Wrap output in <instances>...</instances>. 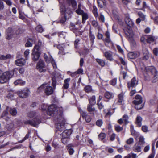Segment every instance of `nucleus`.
<instances>
[{
    "label": "nucleus",
    "mask_w": 158,
    "mask_h": 158,
    "mask_svg": "<svg viewBox=\"0 0 158 158\" xmlns=\"http://www.w3.org/2000/svg\"><path fill=\"white\" fill-rule=\"evenodd\" d=\"M50 62L52 64V65L53 68L55 69H56L57 68L55 60L53 58H51Z\"/></svg>",
    "instance_id": "603ef678"
},
{
    "label": "nucleus",
    "mask_w": 158,
    "mask_h": 158,
    "mask_svg": "<svg viewBox=\"0 0 158 158\" xmlns=\"http://www.w3.org/2000/svg\"><path fill=\"white\" fill-rule=\"evenodd\" d=\"M122 119L124 121L126 124H127L128 123V117L127 115H123Z\"/></svg>",
    "instance_id": "e2e57ef3"
},
{
    "label": "nucleus",
    "mask_w": 158,
    "mask_h": 158,
    "mask_svg": "<svg viewBox=\"0 0 158 158\" xmlns=\"http://www.w3.org/2000/svg\"><path fill=\"white\" fill-rule=\"evenodd\" d=\"M135 106V108L137 110H140L142 109L143 107V105L142 104V103H136V104H134Z\"/></svg>",
    "instance_id": "79ce46f5"
},
{
    "label": "nucleus",
    "mask_w": 158,
    "mask_h": 158,
    "mask_svg": "<svg viewBox=\"0 0 158 158\" xmlns=\"http://www.w3.org/2000/svg\"><path fill=\"white\" fill-rule=\"evenodd\" d=\"M142 118L140 116H137L136 118L135 124L139 127H140L142 126Z\"/></svg>",
    "instance_id": "a878e982"
},
{
    "label": "nucleus",
    "mask_w": 158,
    "mask_h": 158,
    "mask_svg": "<svg viewBox=\"0 0 158 158\" xmlns=\"http://www.w3.org/2000/svg\"><path fill=\"white\" fill-rule=\"evenodd\" d=\"M42 89H44V93L47 96L52 94L54 91L53 89L52 86L48 85L46 83L43 84L39 87L38 88L37 92H40Z\"/></svg>",
    "instance_id": "f257e3e1"
},
{
    "label": "nucleus",
    "mask_w": 158,
    "mask_h": 158,
    "mask_svg": "<svg viewBox=\"0 0 158 158\" xmlns=\"http://www.w3.org/2000/svg\"><path fill=\"white\" fill-rule=\"evenodd\" d=\"M126 35L129 38H132L134 36L133 33L130 28L127 29L125 31Z\"/></svg>",
    "instance_id": "aec40b11"
},
{
    "label": "nucleus",
    "mask_w": 158,
    "mask_h": 158,
    "mask_svg": "<svg viewBox=\"0 0 158 158\" xmlns=\"http://www.w3.org/2000/svg\"><path fill=\"white\" fill-rule=\"evenodd\" d=\"M104 97L107 99H111L114 98V94L108 91L106 92L104 94Z\"/></svg>",
    "instance_id": "5701e85b"
},
{
    "label": "nucleus",
    "mask_w": 158,
    "mask_h": 158,
    "mask_svg": "<svg viewBox=\"0 0 158 158\" xmlns=\"http://www.w3.org/2000/svg\"><path fill=\"white\" fill-rule=\"evenodd\" d=\"M89 37L90 41L93 44L94 43V40L95 39L94 35L92 33V31L91 30H89Z\"/></svg>",
    "instance_id": "f704fd0d"
},
{
    "label": "nucleus",
    "mask_w": 158,
    "mask_h": 158,
    "mask_svg": "<svg viewBox=\"0 0 158 158\" xmlns=\"http://www.w3.org/2000/svg\"><path fill=\"white\" fill-rule=\"evenodd\" d=\"M33 42L34 40L32 39H29L25 44V46L26 47H32Z\"/></svg>",
    "instance_id": "cd10ccee"
},
{
    "label": "nucleus",
    "mask_w": 158,
    "mask_h": 158,
    "mask_svg": "<svg viewBox=\"0 0 158 158\" xmlns=\"http://www.w3.org/2000/svg\"><path fill=\"white\" fill-rule=\"evenodd\" d=\"M36 68L40 73L46 72L47 69L44 61L41 60H39L37 63Z\"/></svg>",
    "instance_id": "39448f33"
},
{
    "label": "nucleus",
    "mask_w": 158,
    "mask_h": 158,
    "mask_svg": "<svg viewBox=\"0 0 158 158\" xmlns=\"http://www.w3.org/2000/svg\"><path fill=\"white\" fill-rule=\"evenodd\" d=\"M36 114V113L34 111H31L27 114V117L29 118H31L34 117Z\"/></svg>",
    "instance_id": "09e8293b"
},
{
    "label": "nucleus",
    "mask_w": 158,
    "mask_h": 158,
    "mask_svg": "<svg viewBox=\"0 0 158 158\" xmlns=\"http://www.w3.org/2000/svg\"><path fill=\"white\" fill-rule=\"evenodd\" d=\"M93 10L92 12L94 14V16L97 18L98 17V14L97 12V8L95 6H93Z\"/></svg>",
    "instance_id": "4c0bfd02"
},
{
    "label": "nucleus",
    "mask_w": 158,
    "mask_h": 158,
    "mask_svg": "<svg viewBox=\"0 0 158 158\" xmlns=\"http://www.w3.org/2000/svg\"><path fill=\"white\" fill-rule=\"evenodd\" d=\"M139 142L141 145H143L145 143L144 139L143 136H140L139 138Z\"/></svg>",
    "instance_id": "0e129e2a"
},
{
    "label": "nucleus",
    "mask_w": 158,
    "mask_h": 158,
    "mask_svg": "<svg viewBox=\"0 0 158 158\" xmlns=\"http://www.w3.org/2000/svg\"><path fill=\"white\" fill-rule=\"evenodd\" d=\"M29 51L30 50L29 49H27L24 52V57L26 60L27 59V56L29 55L30 53Z\"/></svg>",
    "instance_id": "69168bd1"
},
{
    "label": "nucleus",
    "mask_w": 158,
    "mask_h": 158,
    "mask_svg": "<svg viewBox=\"0 0 158 158\" xmlns=\"http://www.w3.org/2000/svg\"><path fill=\"white\" fill-rule=\"evenodd\" d=\"M97 2L98 6L101 8L103 7L105 5V3L102 0H97Z\"/></svg>",
    "instance_id": "49530a36"
},
{
    "label": "nucleus",
    "mask_w": 158,
    "mask_h": 158,
    "mask_svg": "<svg viewBox=\"0 0 158 158\" xmlns=\"http://www.w3.org/2000/svg\"><path fill=\"white\" fill-rule=\"evenodd\" d=\"M142 130L143 132H147L148 131V127L146 125L143 126L142 127Z\"/></svg>",
    "instance_id": "774afa93"
},
{
    "label": "nucleus",
    "mask_w": 158,
    "mask_h": 158,
    "mask_svg": "<svg viewBox=\"0 0 158 158\" xmlns=\"http://www.w3.org/2000/svg\"><path fill=\"white\" fill-rule=\"evenodd\" d=\"M30 133V132H28V134L26 135H25V137L23 139H22V140H20L19 141V143H22L23 142H24L25 140L27 139L29 137Z\"/></svg>",
    "instance_id": "052dcab7"
},
{
    "label": "nucleus",
    "mask_w": 158,
    "mask_h": 158,
    "mask_svg": "<svg viewBox=\"0 0 158 158\" xmlns=\"http://www.w3.org/2000/svg\"><path fill=\"white\" fill-rule=\"evenodd\" d=\"M62 15L69 19L70 17L71 10L69 8H64V10L62 11Z\"/></svg>",
    "instance_id": "dca6fc26"
},
{
    "label": "nucleus",
    "mask_w": 158,
    "mask_h": 158,
    "mask_svg": "<svg viewBox=\"0 0 158 158\" xmlns=\"http://www.w3.org/2000/svg\"><path fill=\"white\" fill-rule=\"evenodd\" d=\"M153 72L154 73L152 82L155 83L157 81L158 79V72L156 70L155 68H154L153 69Z\"/></svg>",
    "instance_id": "393cba45"
},
{
    "label": "nucleus",
    "mask_w": 158,
    "mask_h": 158,
    "mask_svg": "<svg viewBox=\"0 0 158 158\" xmlns=\"http://www.w3.org/2000/svg\"><path fill=\"white\" fill-rule=\"evenodd\" d=\"M92 25L95 28L98 27L99 26L98 22L96 20H93L91 22Z\"/></svg>",
    "instance_id": "5fc2aeb1"
},
{
    "label": "nucleus",
    "mask_w": 158,
    "mask_h": 158,
    "mask_svg": "<svg viewBox=\"0 0 158 158\" xmlns=\"http://www.w3.org/2000/svg\"><path fill=\"white\" fill-rule=\"evenodd\" d=\"M25 83V81H23L21 79H17L14 82V84L15 85H24Z\"/></svg>",
    "instance_id": "bb28decb"
},
{
    "label": "nucleus",
    "mask_w": 158,
    "mask_h": 158,
    "mask_svg": "<svg viewBox=\"0 0 158 158\" xmlns=\"http://www.w3.org/2000/svg\"><path fill=\"white\" fill-rule=\"evenodd\" d=\"M30 92L28 89L26 88L23 90L19 91L16 92L17 94L19 96L22 98H27Z\"/></svg>",
    "instance_id": "0eeeda50"
},
{
    "label": "nucleus",
    "mask_w": 158,
    "mask_h": 158,
    "mask_svg": "<svg viewBox=\"0 0 158 158\" xmlns=\"http://www.w3.org/2000/svg\"><path fill=\"white\" fill-rule=\"evenodd\" d=\"M138 15L142 21H144L145 19V16L141 12H139Z\"/></svg>",
    "instance_id": "3c124183"
},
{
    "label": "nucleus",
    "mask_w": 158,
    "mask_h": 158,
    "mask_svg": "<svg viewBox=\"0 0 158 158\" xmlns=\"http://www.w3.org/2000/svg\"><path fill=\"white\" fill-rule=\"evenodd\" d=\"M41 122L40 120L37 117L35 118L32 120H27L24 121L25 124H29L31 126L35 127Z\"/></svg>",
    "instance_id": "423d86ee"
},
{
    "label": "nucleus",
    "mask_w": 158,
    "mask_h": 158,
    "mask_svg": "<svg viewBox=\"0 0 158 158\" xmlns=\"http://www.w3.org/2000/svg\"><path fill=\"white\" fill-rule=\"evenodd\" d=\"M44 58L45 61L48 63H49L51 58H53L51 56H50L49 57H48L45 53H44Z\"/></svg>",
    "instance_id": "58836bf2"
},
{
    "label": "nucleus",
    "mask_w": 158,
    "mask_h": 158,
    "mask_svg": "<svg viewBox=\"0 0 158 158\" xmlns=\"http://www.w3.org/2000/svg\"><path fill=\"white\" fill-rule=\"evenodd\" d=\"M14 93L12 92H9L7 95V97L8 98L12 99L14 97Z\"/></svg>",
    "instance_id": "338daca9"
},
{
    "label": "nucleus",
    "mask_w": 158,
    "mask_h": 158,
    "mask_svg": "<svg viewBox=\"0 0 158 158\" xmlns=\"http://www.w3.org/2000/svg\"><path fill=\"white\" fill-rule=\"evenodd\" d=\"M59 108H57L55 105H52L48 107L47 111V114L51 116H54L57 114L59 112L58 111Z\"/></svg>",
    "instance_id": "7ed1b4c3"
},
{
    "label": "nucleus",
    "mask_w": 158,
    "mask_h": 158,
    "mask_svg": "<svg viewBox=\"0 0 158 158\" xmlns=\"http://www.w3.org/2000/svg\"><path fill=\"white\" fill-rule=\"evenodd\" d=\"M124 93L121 92L118 95V100L117 104L119 105H121L124 102Z\"/></svg>",
    "instance_id": "9b49d317"
},
{
    "label": "nucleus",
    "mask_w": 158,
    "mask_h": 158,
    "mask_svg": "<svg viewBox=\"0 0 158 158\" xmlns=\"http://www.w3.org/2000/svg\"><path fill=\"white\" fill-rule=\"evenodd\" d=\"M153 15L151 16V18L152 19L155 24H158V16L157 15L158 14L156 11H154L152 12Z\"/></svg>",
    "instance_id": "6ab92c4d"
},
{
    "label": "nucleus",
    "mask_w": 158,
    "mask_h": 158,
    "mask_svg": "<svg viewBox=\"0 0 158 158\" xmlns=\"http://www.w3.org/2000/svg\"><path fill=\"white\" fill-rule=\"evenodd\" d=\"M117 78H114L110 81V85L113 86H114L116 85L117 83Z\"/></svg>",
    "instance_id": "6e6d98bb"
},
{
    "label": "nucleus",
    "mask_w": 158,
    "mask_h": 158,
    "mask_svg": "<svg viewBox=\"0 0 158 158\" xmlns=\"http://www.w3.org/2000/svg\"><path fill=\"white\" fill-rule=\"evenodd\" d=\"M95 96H93L92 97L89 99V105H94L96 103L95 100Z\"/></svg>",
    "instance_id": "c85d7f7f"
},
{
    "label": "nucleus",
    "mask_w": 158,
    "mask_h": 158,
    "mask_svg": "<svg viewBox=\"0 0 158 158\" xmlns=\"http://www.w3.org/2000/svg\"><path fill=\"white\" fill-rule=\"evenodd\" d=\"M134 142V139L132 138H130L127 139L126 141V143L128 144H132Z\"/></svg>",
    "instance_id": "4d7b16f0"
},
{
    "label": "nucleus",
    "mask_w": 158,
    "mask_h": 158,
    "mask_svg": "<svg viewBox=\"0 0 158 158\" xmlns=\"http://www.w3.org/2000/svg\"><path fill=\"white\" fill-rule=\"evenodd\" d=\"M63 132L64 135H67V136H69V137L72 133V131L70 130H65Z\"/></svg>",
    "instance_id": "13d9d810"
},
{
    "label": "nucleus",
    "mask_w": 158,
    "mask_h": 158,
    "mask_svg": "<svg viewBox=\"0 0 158 158\" xmlns=\"http://www.w3.org/2000/svg\"><path fill=\"white\" fill-rule=\"evenodd\" d=\"M26 61L23 58L18 59L15 61V64L19 66H22L24 65Z\"/></svg>",
    "instance_id": "4468645a"
},
{
    "label": "nucleus",
    "mask_w": 158,
    "mask_h": 158,
    "mask_svg": "<svg viewBox=\"0 0 158 158\" xmlns=\"http://www.w3.org/2000/svg\"><path fill=\"white\" fill-rule=\"evenodd\" d=\"M80 112L81 116L82 118L85 119L87 123H89L91 121L92 119L91 117L86 112L83 111L81 110H80Z\"/></svg>",
    "instance_id": "6e6552de"
},
{
    "label": "nucleus",
    "mask_w": 158,
    "mask_h": 158,
    "mask_svg": "<svg viewBox=\"0 0 158 158\" xmlns=\"http://www.w3.org/2000/svg\"><path fill=\"white\" fill-rule=\"evenodd\" d=\"M93 106L91 105L88 104L87 110L90 113L92 112H93V115L97 114H98V111L94 107H93Z\"/></svg>",
    "instance_id": "9d476101"
},
{
    "label": "nucleus",
    "mask_w": 158,
    "mask_h": 158,
    "mask_svg": "<svg viewBox=\"0 0 158 158\" xmlns=\"http://www.w3.org/2000/svg\"><path fill=\"white\" fill-rule=\"evenodd\" d=\"M14 74V73L9 71L4 72L0 76V83L3 84L7 82L12 77Z\"/></svg>",
    "instance_id": "f03ea898"
},
{
    "label": "nucleus",
    "mask_w": 158,
    "mask_h": 158,
    "mask_svg": "<svg viewBox=\"0 0 158 158\" xmlns=\"http://www.w3.org/2000/svg\"><path fill=\"white\" fill-rule=\"evenodd\" d=\"M75 12L79 15H82L84 13V11L81 9H77L75 11Z\"/></svg>",
    "instance_id": "680f3d73"
},
{
    "label": "nucleus",
    "mask_w": 158,
    "mask_h": 158,
    "mask_svg": "<svg viewBox=\"0 0 158 158\" xmlns=\"http://www.w3.org/2000/svg\"><path fill=\"white\" fill-rule=\"evenodd\" d=\"M145 9H147L149 10L150 9V7L148 5L146 2L144 1L143 3V7L140 9V10L145 11Z\"/></svg>",
    "instance_id": "c9c22d12"
},
{
    "label": "nucleus",
    "mask_w": 158,
    "mask_h": 158,
    "mask_svg": "<svg viewBox=\"0 0 158 158\" xmlns=\"http://www.w3.org/2000/svg\"><path fill=\"white\" fill-rule=\"evenodd\" d=\"M71 29L74 33H75L77 31H78V29H77L75 27V24L73 23H72L71 24Z\"/></svg>",
    "instance_id": "c03bdc74"
},
{
    "label": "nucleus",
    "mask_w": 158,
    "mask_h": 158,
    "mask_svg": "<svg viewBox=\"0 0 158 158\" xmlns=\"http://www.w3.org/2000/svg\"><path fill=\"white\" fill-rule=\"evenodd\" d=\"M135 100L133 101V104L142 103L143 102L142 97L139 95H136L135 97Z\"/></svg>",
    "instance_id": "a211bd4d"
},
{
    "label": "nucleus",
    "mask_w": 158,
    "mask_h": 158,
    "mask_svg": "<svg viewBox=\"0 0 158 158\" xmlns=\"http://www.w3.org/2000/svg\"><path fill=\"white\" fill-rule=\"evenodd\" d=\"M84 90L87 93H90L92 91V87L89 85H86L84 87Z\"/></svg>",
    "instance_id": "473e14b6"
},
{
    "label": "nucleus",
    "mask_w": 158,
    "mask_h": 158,
    "mask_svg": "<svg viewBox=\"0 0 158 158\" xmlns=\"http://www.w3.org/2000/svg\"><path fill=\"white\" fill-rule=\"evenodd\" d=\"M98 108L100 110H101L104 107V105L102 102H97V103Z\"/></svg>",
    "instance_id": "8fccbe9b"
},
{
    "label": "nucleus",
    "mask_w": 158,
    "mask_h": 158,
    "mask_svg": "<svg viewBox=\"0 0 158 158\" xmlns=\"http://www.w3.org/2000/svg\"><path fill=\"white\" fill-rule=\"evenodd\" d=\"M68 152L70 155H72L73 154L74 150L73 149L70 147V144L68 145Z\"/></svg>",
    "instance_id": "37998d69"
},
{
    "label": "nucleus",
    "mask_w": 158,
    "mask_h": 158,
    "mask_svg": "<svg viewBox=\"0 0 158 158\" xmlns=\"http://www.w3.org/2000/svg\"><path fill=\"white\" fill-rule=\"evenodd\" d=\"M115 129L117 132H119L122 131L123 128L122 127H121L120 126L116 125L115 126Z\"/></svg>",
    "instance_id": "de8ad7c7"
},
{
    "label": "nucleus",
    "mask_w": 158,
    "mask_h": 158,
    "mask_svg": "<svg viewBox=\"0 0 158 158\" xmlns=\"http://www.w3.org/2000/svg\"><path fill=\"white\" fill-rule=\"evenodd\" d=\"M133 150L135 152H140L141 151V148L139 144L135 143L133 147Z\"/></svg>",
    "instance_id": "4be33fe9"
},
{
    "label": "nucleus",
    "mask_w": 158,
    "mask_h": 158,
    "mask_svg": "<svg viewBox=\"0 0 158 158\" xmlns=\"http://www.w3.org/2000/svg\"><path fill=\"white\" fill-rule=\"evenodd\" d=\"M58 35L59 36L60 38H63L65 39L66 38V33L65 32H62L58 33Z\"/></svg>",
    "instance_id": "a18cd8bd"
},
{
    "label": "nucleus",
    "mask_w": 158,
    "mask_h": 158,
    "mask_svg": "<svg viewBox=\"0 0 158 158\" xmlns=\"http://www.w3.org/2000/svg\"><path fill=\"white\" fill-rule=\"evenodd\" d=\"M104 56L107 60L110 61L114 60L113 58L112 52L110 51H106L104 52Z\"/></svg>",
    "instance_id": "f8f14e48"
},
{
    "label": "nucleus",
    "mask_w": 158,
    "mask_h": 158,
    "mask_svg": "<svg viewBox=\"0 0 158 158\" xmlns=\"http://www.w3.org/2000/svg\"><path fill=\"white\" fill-rule=\"evenodd\" d=\"M158 38L157 36H154L152 35H149L148 36L146 41L147 43H151L154 42L155 40L158 39Z\"/></svg>",
    "instance_id": "2eb2a0df"
},
{
    "label": "nucleus",
    "mask_w": 158,
    "mask_h": 158,
    "mask_svg": "<svg viewBox=\"0 0 158 158\" xmlns=\"http://www.w3.org/2000/svg\"><path fill=\"white\" fill-rule=\"evenodd\" d=\"M140 55L139 52L136 51L129 52L128 55V57L131 59H134L139 57Z\"/></svg>",
    "instance_id": "ddd939ff"
},
{
    "label": "nucleus",
    "mask_w": 158,
    "mask_h": 158,
    "mask_svg": "<svg viewBox=\"0 0 158 158\" xmlns=\"http://www.w3.org/2000/svg\"><path fill=\"white\" fill-rule=\"evenodd\" d=\"M70 80V78L66 79L64 80V83L62 88L64 89H67L69 88V82Z\"/></svg>",
    "instance_id": "412c9836"
},
{
    "label": "nucleus",
    "mask_w": 158,
    "mask_h": 158,
    "mask_svg": "<svg viewBox=\"0 0 158 158\" xmlns=\"http://www.w3.org/2000/svg\"><path fill=\"white\" fill-rule=\"evenodd\" d=\"M88 18V15L87 13L84 12L82 15V23H84L86 20Z\"/></svg>",
    "instance_id": "2f4dec72"
},
{
    "label": "nucleus",
    "mask_w": 158,
    "mask_h": 158,
    "mask_svg": "<svg viewBox=\"0 0 158 158\" xmlns=\"http://www.w3.org/2000/svg\"><path fill=\"white\" fill-rule=\"evenodd\" d=\"M64 46L63 44H59L57 46V48L59 50V53L62 55L64 54Z\"/></svg>",
    "instance_id": "b1692460"
},
{
    "label": "nucleus",
    "mask_w": 158,
    "mask_h": 158,
    "mask_svg": "<svg viewBox=\"0 0 158 158\" xmlns=\"http://www.w3.org/2000/svg\"><path fill=\"white\" fill-rule=\"evenodd\" d=\"M11 56L10 54H7L6 56L2 55L0 56V60H6L8 59H10L11 58Z\"/></svg>",
    "instance_id": "e433bc0d"
},
{
    "label": "nucleus",
    "mask_w": 158,
    "mask_h": 158,
    "mask_svg": "<svg viewBox=\"0 0 158 158\" xmlns=\"http://www.w3.org/2000/svg\"><path fill=\"white\" fill-rule=\"evenodd\" d=\"M96 61L102 67H104L105 65V61L102 59L97 58Z\"/></svg>",
    "instance_id": "7c9ffc66"
},
{
    "label": "nucleus",
    "mask_w": 158,
    "mask_h": 158,
    "mask_svg": "<svg viewBox=\"0 0 158 158\" xmlns=\"http://www.w3.org/2000/svg\"><path fill=\"white\" fill-rule=\"evenodd\" d=\"M138 80H137L135 77L132 78L131 82L127 83V85L128 87L130 89L131 87H135L138 84Z\"/></svg>",
    "instance_id": "1a4fd4ad"
},
{
    "label": "nucleus",
    "mask_w": 158,
    "mask_h": 158,
    "mask_svg": "<svg viewBox=\"0 0 158 158\" xmlns=\"http://www.w3.org/2000/svg\"><path fill=\"white\" fill-rule=\"evenodd\" d=\"M125 21L126 24L129 27H131L133 26L134 23L130 18L129 16L128 15L125 17Z\"/></svg>",
    "instance_id": "f3484780"
},
{
    "label": "nucleus",
    "mask_w": 158,
    "mask_h": 158,
    "mask_svg": "<svg viewBox=\"0 0 158 158\" xmlns=\"http://www.w3.org/2000/svg\"><path fill=\"white\" fill-rule=\"evenodd\" d=\"M10 114L12 116H15L17 114V110L15 108H10L9 110Z\"/></svg>",
    "instance_id": "72a5a7b5"
},
{
    "label": "nucleus",
    "mask_w": 158,
    "mask_h": 158,
    "mask_svg": "<svg viewBox=\"0 0 158 158\" xmlns=\"http://www.w3.org/2000/svg\"><path fill=\"white\" fill-rule=\"evenodd\" d=\"M35 29L37 31L40 33H41L44 31V29L42 27V26L40 25H39L37 26Z\"/></svg>",
    "instance_id": "ea45409f"
},
{
    "label": "nucleus",
    "mask_w": 158,
    "mask_h": 158,
    "mask_svg": "<svg viewBox=\"0 0 158 158\" xmlns=\"http://www.w3.org/2000/svg\"><path fill=\"white\" fill-rule=\"evenodd\" d=\"M66 1L69 5H72L73 8H74L76 7L77 4L75 0H66Z\"/></svg>",
    "instance_id": "c756f323"
},
{
    "label": "nucleus",
    "mask_w": 158,
    "mask_h": 158,
    "mask_svg": "<svg viewBox=\"0 0 158 158\" xmlns=\"http://www.w3.org/2000/svg\"><path fill=\"white\" fill-rule=\"evenodd\" d=\"M106 135L104 133H101L99 135V138L101 140H103L106 137Z\"/></svg>",
    "instance_id": "bf43d9fd"
},
{
    "label": "nucleus",
    "mask_w": 158,
    "mask_h": 158,
    "mask_svg": "<svg viewBox=\"0 0 158 158\" xmlns=\"http://www.w3.org/2000/svg\"><path fill=\"white\" fill-rule=\"evenodd\" d=\"M67 18L65 17L64 16L62 15H61L60 19L59 20L58 22L60 23H63L66 20Z\"/></svg>",
    "instance_id": "a19ab883"
},
{
    "label": "nucleus",
    "mask_w": 158,
    "mask_h": 158,
    "mask_svg": "<svg viewBox=\"0 0 158 158\" xmlns=\"http://www.w3.org/2000/svg\"><path fill=\"white\" fill-rule=\"evenodd\" d=\"M40 47L37 45H35L33 49L32 53V59L34 61H37L40 56V53L39 52Z\"/></svg>",
    "instance_id": "20e7f679"
},
{
    "label": "nucleus",
    "mask_w": 158,
    "mask_h": 158,
    "mask_svg": "<svg viewBox=\"0 0 158 158\" xmlns=\"http://www.w3.org/2000/svg\"><path fill=\"white\" fill-rule=\"evenodd\" d=\"M103 123L102 120V119H98V120L96 123V125L98 127H101Z\"/></svg>",
    "instance_id": "864d4df0"
}]
</instances>
